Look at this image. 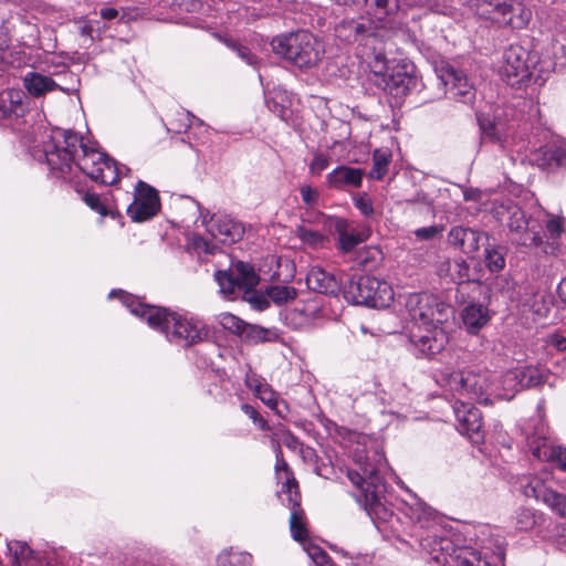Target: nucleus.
Returning a JSON list of instances; mask_svg holds the SVG:
<instances>
[{
  "instance_id": "nucleus-60",
  "label": "nucleus",
  "mask_w": 566,
  "mask_h": 566,
  "mask_svg": "<svg viewBox=\"0 0 566 566\" xmlns=\"http://www.w3.org/2000/svg\"><path fill=\"white\" fill-rule=\"evenodd\" d=\"M310 557L315 562L318 566H324L331 562L329 556L325 551H323L318 546H312L307 549Z\"/></svg>"
},
{
  "instance_id": "nucleus-20",
  "label": "nucleus",
  "mask_w": 566,
  "mask_h": 566,
  "mask_svg": "<svg viewBox=\"0 0 566 566\" xmlns=\"http://www.w3.org/2000/svg\"><path fill=\"white\" fill-rule=\"evenodd\" d=\"M364 175L365 172L361 168L340 165L326 176V185L328 188L344 191L359 188Z\"/></svg>"
},
{
  "instance_id": "nucleus-25",
  "label": "nucleus",
  "mask_w": 566,
  "mask_h": 566,
  "mask_svg": "<svg viewBox=\"0 0 566 566\" xmlns=\"http://www.w3.org/2000/svg\"><path fill=\"white\" fill-rule=\"evenodd\" d=\"M333 227L338 237V247L344 253L353 251L367 239V235L352 228L350 223L344 218H336L333 221Z\"/></svg>"
},
{
  "instance_id": "nucleus-43",
  "label": "nucleus",
  "mask_w": 566,
  "mask_h": 566,
  "mask_svg": "<svg viewBox=\"0 0 566 566\" xmlns=\"http://www.w3.org/2000/svg\"><path fill=\"white\" fill-rule=\"evenodd\" d=\"M455 558L457 566H496L476 551L462 549Z\"/></svg>"
},
{
  "instance_id": "nucleus-22",
  "label": "nucleus",
  "mask_w": 566,
  "mask_h": 566,
  "mask_svg": "<svg viewBox=\"0 0 566 566\" xmlns=\"http://www.w3.org/2000/svg\"><path fill=\"white\" fill-rule=\"evenodd\" d=\"M370 30V22H365L363 19L343 20L335 29L340 40L346 42L365 41L366 44L376 36Z\"/></svg>"
},
{
  "instance_id": "nucleus-35",
  "label": "nucleus",
  "mask_w": 566,
  "mask_h": 566,
  "mask_svg": "<svg viewBox=\"0 0 566 566\" xmlns=\"http://www.w3.org/2000/svg\"><path fill=\"white\" fill-rule=\"evenodd\" d=\"M522 389L541 386L546 382L551 373L542 367L526 366L517 368Z\"/></svg>"
},
{
  "instance_id": "nucleus-31",
  "label": "nucleus",
  "mask_w": 566,
  "mask_h": 566,
  "mask_svg": "<svg viewBox=\"0 0 566 566\" xmlns=\"http://www.w3.org/2000/svg\"><path fill=\"white\" fill-rule=\"evenodd\" d=\"M239 337L247 344L256 345L261 343L276 342L279 339V334L274 329H269L245 322Z\"/></svg>"
},
{
  "instance_id": "nucleus-19",
  "label": "nucleus",
  "mask_w": 566,
  "mask_h": 566,
  "mask_svg": "<svg viewBox=\"0 0 566 566\" xmlns=\"http://www.w3.org/2000/svg\"><path fill=\"white\" fill-rule=\"evenodd\" d=\"M488 240V235L472 228L452 227L448 233V242L465 254H473Z\"/></svg>"
},
{
  "instance_id": "nucleus-18",
  "label": "nucleus",
  "mask_w": 566,
  "mask_h": 566,
  "mask_svg": "<svg viewBox=\"0 0 566 566\" xmlns=\"http://www.w3.org/2000/svg\"><path fill=\"white\" fill-rule=\"evenodd\" d=\"M205 227L216 240L223 244L238 242L244 233L243 226L226 214H213Z\"/></svg>"
},
{
  "instance_id": "nucleus-61",
  "label": "nucleus",
  "mask_w": 566,
  "mask_h": 566,
  "mask_svg": "<svg viewBox=\"0 0 566 566\" xmlns=\"http://www.w3.org/2000/svg\"><path fill=\"white\" fill-rule=\"evenodd\" d=\"M302 200L308 207H314L318 201V191L310 186H303L300 190Z\"/></svg>"
},
{
  "instance_id": "nucleus-42",
  "label": "nucleus",
  "mask_w": 566,
  "mask_h": 566,
  "mask_svg": "<svg viewBox=\"0 0 566 566\" xmlns=\"http://www.w3.org/2000/svg\"><path fill=\"white\" fill-rule=\"evenodd\" d=\"M214 279L220 287V293L226 297H232L235 290L239 289L238 281H235L233 273L227 270H219L214 273Z\"/></svg>"
},
{
  "instance_id": "nucleus-6",
  "label": "nucleus",
  "mask_w": 566,
  "mask_h": 566,
  "mask_svg": "<svg viewBox=\"0 0 566 566\" xmlns=\"http://www.w3.org/2000/svg\"><path fill=\"white\" fill-rule=\"evenodd\" d=\"M344 296L354 304L380 307L392 300L394 293L387 282L375 276L361 275L345 283Z\"/></svg>"
},
{
  "instance_id": "nucleus-10",
  "label": "nucleus",
  "mask_w": 566,
  "mask_h": 566,
  "mask_svg": "<svg viewBox=\"0 0 566 566\" xmlns=\"http://www.w3.org/2000/svg\"><path fill=\"white\" fill-rule=\"evenodd\" d=\"M499 72L507 85L512 87L525 85L532 75L530 52L521 45H510L503 53Z\"/></svg>"
},
{
  "instance_id": "nucleus-57",
  "label": "nucleus",
  "mask_w": 566,
  "mask_h": 566,
  "mask_svg": "<svg viewBox=\"0 0 566 566\" xmlns=\"http://www.w3.org/2000/svg\"><path fill=\"white\" fill-rule=\"evenodd\" d=\"M248 293L249 296L247 301L254 310L264 311L270 307V298L268 297V294L264 295L258 292L250 293V291Z\"/></svg>"
},
{
  "instance_id": "nucleus-29",
  "label": "nucleus",
  "mask_w": 566,
  "mask_h": 566,
  "mask_svg": "<svg viewBox=\"0 0 566 566\" xmlns=\"http://www.w3.org/2000/svg\"><path fill=\"white\" fill-rule=\"evenodd\" d=\"M532 19L531 10L526 9L521 2L510 0L507 9L503 13L500 23L510 25L513 29L525 28Z\"/></svg>"
},
{
  "instance_id": "nucleus-64",
  "label": "nucleus",
  "mask_w": 566,
  "mask_h": 566,
  "mask_svg": "<svg viewBox=\"0 0 566 566\" xmlns=\"http://www.w3.org/2000/svg\"><path fill=\"white\" fill-rule=\"evenodd\" d=\"M546 228L553 239L559 238L563 232V227L559 219L548 220Z\"/></svg>"
},
{
  "instance_id": "nucleus-33",
  "label": "nucleus",
  "mask_w": 566,
  "mask_h": 566,
  "mask_svg": "<svg viewBox=\"0 0 566 566\" xmlns=\"http://www.w3.org/2000/svg\"><path fill=\"white\" fill-rule=\"evenodd\" d=\"M230 272L238 281L239 290L249 292L259 284V275L250 263L237 261Z\"/></svg>"
},
{
  "instance_id": "nucleus-59",
  "label": "nucleus",
  "mask_w": 566,
  "mask_h": 566,
  "mask_svg": "<svg viewBox=\"0 0 566 566\" xmlns=\"http://www.w3.org/2000/svg\"><path fill=\"white\" fill-rule=\"evenodd\" d=\"M443 231V227L440 226H430V227H423L415 230V235L417 239L427 241L436 238L438 234H440Z\"/></svg>"
},
{
  "instance_id": "nucleus-52",
  "label": "nucleus",
  "mask_w": 566,
  "mask_h": 566,
  "mask_svg": "<svg viewBox=\"0 0 566 566\" xmlns=\"http://www.w3.org/2000/svg\"><path fill=\"white\" fill-rule=\"evenodd\" d=\"M536 524L535 514L531 509H521L516 515V527L522 531H527Z\"/></svg>"
},
{
  "instance_id": "nucleus-44",
  "label": "nucleus",
  "mask_w": 566,
  "mask_h": 566,
  "mask_svg": "<svg viewBox=\"0 0 566 566\" xmlns=\"http://www.w3.org/2000/svg\"><path fill=\"white\" fill-rule=\"evenodd\" d=\"M533 163L541 169H556L552 144L545 145L533 153Z\"/></svg>"
},
{
  "instance_id": "nucleus-32",
  "label": "nucleus",
  "mask_w": 566,
  "mask_h": 566,
  "mask_svg": "<svg viewBox=\"0 0 566 566\" xmlns=\"http://www.w3.org/2000/svg\"><path fill=\"white\" fill-rule=\"evenodd\" d=\"M247 386L264 405L275 411L279 416H282V411L279 408L277 394L270 387V385L253 377L247 380Z\"/></svg>"
},
{
  "instance_id": "nucleus-36",
  "label": "nucleus",
  "mask_w": 566,
  "mask_h": 566,
  "mask_svg": "<svg viewBox=\"0 0 566 566\" xmlns=\"http://www.w3.org/2000/svg\"><path fill=\"white\" fill-rule=\"evenodd\" d=\"M182 210V222L187 226L189 223H197L199 220L202 226L207 224L206 216H203L201 206L190 197L184 196L179 198V210Z\"/></svg>"
},
{
  "instance_id": "nucleus-26",
  "label": "nucleus",
  "mask_w": 566,
  "mask_h": 566,
  "mask_svg": "<svg viewBox=\"0 0 566 566\" xmlns=\"http://www.w3.org/2000/svg\"><path fill=\"white\" fill-rule=\"evenodd\" d=\"M478 123L484 138L501 146L505 145L510 129L503 122L481 113L478 115Z\"/></svg>"
},
{
  "instance_id": "nucleus-2",
  "label": "nucleus",
  "mask_w": 566,
  "mask_h": 566,
  "mask_svg": "<svg viewBox=\"0 0 566 566\" xmlns=\"http://www.w3.org/2000/svg\"><path fill=\"white\" fill-rule=\"evenodd\" d=\"M405 306L411 323L409 343L413 354L426 358L439 354L448 344L442 325L452 315V308L438 296L427 293L409 294Z\"/></svg>"
},
{
  "instance_id": "nucleus-7",
  "label": "nucleus",
  "mask_w": 566,
  "mask_h": 566,
  "mask_svg": "<svg viewBox=\"0 0 566 566\" xmlns=\"http://www.w3.org/2000/svg\"><path fill=\"white\" fill-rule=\"evenodd\" d=\"M119 294L120 301L132 314L145 319L147 324L163 334L172 342L177 337V318L174 313L168 312L167 308L150 306L139 302L137 297L124 291H113L109 296Z\"/></svg>"
},
{
  "instance_id": "nucleus-28",
  "label": "nucleus",
  "mask_w": 566,
  "mask_h": 566,
  "mask_svg": "<svg viewBox=\"0 0 566 566\" xmlns=\"http://www.w3.org/2000/svg\"><path fill=\"white\" fill-rule=\"evenodd\" d=\"M23 86L33 97H41L46 93L62 90L52 77L38 72H28L23 77Z\"/></svg>"
},
{
  "instance_id": "nucleus-14",
  "label": "nucleus",
  "mask_w": 566,
  "mask_h": 566,
  "mask_svg": "<svg viewBox=\"0 0 566 566\" xmlns=\"http://www.w3.org/2000/svg\"><path fill=\"white\" fill-rule=\"evenodd\" d=\"M282 493L286 496L283 499V502L291 510L290 530L292 537L297 542H303L307 538L308 532L306 528V516L301 507V494L296 480L287 479V482L283 483Z\"/></svg>"
},
{
  "instance_id": "nucleus-34",
  "label": "nucleus",
  "mask_w": 566,
  "mask_h": 566,
  "mask_svg": "<svg viewBox=\"0 0 566 566\" xmlns=\"http://www.w3.org/2000/svg\"><path fill=\"white\" fill-rule=\"evenodd\" d=\"M216 564L217 566H252L253 557L245 551L229 547L218 554Z\"/></svg>"
},
{
  "instance_id": "nucleus-37",
  "label": "nucleus",
  "mask_w": 566,
  "mask_h": 566,
  "mask_svg": "<svg viewBox=\"0 0 566 566\" xmlns=\"http://www.w3.org/2000/svg\"><path fill=\"white\" fill-rule=\"evenodd\" d=\"M510 0H476V12L479 15L494 20H500L507 9Z\"/></svg>"
},
{
  "instance_id": "nucleus-21",
  "label": "nucleus",
  "mask_w": 566,
  "mask_h": 566,
  "mask_svg": "<svg viewBox=\"0 0 566 566\" xmlns=\"http://www.w3.org/2000/svg\"><path fill=\"white\" fill-rule=\"evenodd\" d=\"M369 18L380 28L391 27L395 17L401 10L399 0H363Z\"/></svg>"
},
{
  "instance_id": "nucleus-58",
  "label": "nucleus",
  "mask_w": 566,
  "mask_h": 566,
  "mask_svg": "<svg viewBox=\"0 0 566 566\" xmlns=\"http://www.w3.org/2000/svg\"><path fill=\"white\" fill-rule=\"evenodd\" d=\"M234 53L248 65L256 69L260 64L258 57L251 52V50L243 45L241 42L238 45V49L234 50Z\"/></svg>"
},
{
  "instance_id": "nucleus-12",
  "label": "nucleus",
  "mask_w": 566,
  "mask_h": 566,
  "mask_svg": "<svg viewBox=\"0 0 566 566\" xmlns=\"http://www.w3.org/2000/svg\"><path fill=\"white\" fill-rule=\"evenodd\" d=\"M547 433L546 424L539 420L534 432L527 436V446L534 458L545 462H554L566 471V449L556 446Z\"/></svg>"
},
{
  "instance_id": "nucleus-11",
  "label": "nucleus",
  "mask_w": 566,
  "mask_h": 566,
  "mask_svg": "<svg viewBox=\"0 0 566 566\" xmlns=\"http://www.w3.org/2000/svg\"><path fill=\"white\" fill-rule=\"evenodd\" d=\"M507 227L516 244L527 248L542 244V227L539 222L527 217L520 207L514 206L509 209Z\"/></svg>"
},
{
  "instance_id": "nucleus-51",
  "label": "nucleus",
  "mask_w": 566,
  "mask_h": 566,
  "mask_svg": "<svg viewBox=\"0 0 566 566\" xmlns=\"http://www.w3.org/2000/svg\"><path fill=\"white\" fill-rule=\"evenodd\" d=\"M181 126H185L184 133L187 134L190 139L191 130L195 128L201 129L203 127V123L191 115L188 111H184L182 113L179 112V128ZM180 133L181 130L179 129V134Z\"/></svg>"
},
{
  "instance_id": "nucleus-17",
  "label": "nucleus",
  "mask_w": 566,
  "mask_h": 566,
  "mask_svg": "<svg viewBox=\"0 0 566 566\" xmlns=\"http://www.w3.org/2000/svg\"><path fill=\"white\" fill-rule=\"evenodd\" d=\"M454 415L458 421V430L461 434L468 436L474 443L482 441V415L472 402L458 400L453 405Z\"/></svg>"
},
{
  "instance_id": "nucleus-8",
  "label": "nucleus",
  "mask_w": 566,
  "mask_h": 566,
  "mask_svg": "<svg viewBox=\"0 0 566 566\" xmlns=\"http://www.w3.org/2000/svg\"><path fill=\"white\" fill-rule=\"evenodd\" d=\"M449 385L460 397L469 401L489 405L493 400V379L489 371L475 373L473 370L454 371L450 376Z\"/></svg>"
},
{
  "instance_id": "nucleus-56",
  "label": "nucleus",
  "mask_w": 566,
  "mask_h": 566,
  "mask_svg": "<svg viewBox=\"0 0 566 566\" xmlns=\"http://www.w3.org/2000/svg\"><path fill=\"white\" fill-rule=\"evenodd\" d=\"M553 155L556 168L566 166V140H556L552 143Z\"/></svg>"
},
{
  "instance_id": "nucleus-16",
  "label": "nucleus",
  "mask_w": 566,
  "mask_h": 566,
  "mask_svg": "<svg viewBox=\"0 0 566 566\" xmlns=\"http://www.w3.org/2000/svg\"><path fill=\"white\" fill-rule=\"evenodd\" d=\"M438 77L452 98L463 104H470L474 101V87L462 71L446 65L438 71Z\"/></svg>"
},
{
  "instance_id": "nucleus-46",
  "label": "nucleus",
  "mask_w": 566,
  "mask_h": 566,
  "mask_svg": "<svg viewBox=\"0 0 566 566\" xmlns=\"http://www.w3.org/2000/svg\"><path fill=\"white\" fill-rule=\"evenodd\" d=\"M188 249L195 251L200 258L202 254L205 255H214L217 253H221V249H219L216 244L209 242L202 237L195 235L191 238Z\"/></svg>"
},
{
  "instance_id": "nucleus-13",
  "label": "nucleus",
  "mask_w": 566,
  "mask_h": 566,
  "mask_svg": "<svg viewBox=\"0 0 566 566\" xmlns=\"http://www.w3.org/2000/svg\"><path fill=\"white\" fill-rule=\"evenodd\" d=\"M520 486L525 496L543 502L554 513L566 517V495L548 488L544 479L539 476H526L521 480Z\"/></svg>"
},
{
  "instance_id": "nucleus-39",
  "label": "nucleus",
  "mask_w": 566,
  "mask_h": 566,
  "mask_svg": "<svg viewBox=\"0 0 566 566\" xmlns=\"http://www.w3.org/2000/svg\"><path fill=\"white\" fill-rule=\"evenodd\" d=\"M382 261V252L377 247H365L356 254L355 262L365 270L376 269Z\"/></svg>"
},
{
  "instance_id": "nucleus-1",
  "label": "nucleus",
  "mask_w": 566,
  "mask_h": 566,
  "mask_svg": "<svg viewBox=\"0 0 566 566\" xmlns=\"http://www.w3.org/2000/svg\"><path fill=\"white\" fill-rule=\"evenodd\" d=\"M44 158L50 169L61 178H66L73 163L92 180L113 185L118 181L120 170L116 163L99 149L83 143L73 132L54 129L43 140Z\"/></svg>"
},
{
  "instance_id": "nucleus-3",
  "label": "nucleus",
  "mask_w": 566,
  "mask_h": 566,
  "mask_svg": "<svg viewBox=\"0 0 566 566\" xmlns=\"http://www.w3.org/2000/svg\"><path fill=\"white\" fill-rule=\"evenodd\" d=\"M412 499L413 502L409 505L410 517L418 524L415 535L421 549L438 564L448 565L451 560L457 563L459 553L438 522L436 511L416 494H412Z\"/></svg>"
},
{
  "instance_id": "nucleus-5",
  "label": "nucleus",
  "mask_w": 566,
  "mask_h": 566,
  "mask_svg": "<svg viewBox=\"0 0 566 566\" xmlns=\"http://www.w3.org/2000/svg\"><path fill=\"white\" fill-rule=\"evenodd\" d=\"M273 52L298 69L316 66L324 55L323 43L308 31H297L275 36Z\"/></svg>"
},
{
  "instance_id": "nucleus-53",
  "label": "nucleus",
  "mask_w": 566,
  "mask_h": 566,
  "mask_svg": "<svg viewBox=\"0 0 566 566\" xmlns=\"http://www.w3.org/2000/svg\"><path fill=\"white\" fill-rule=\"evenodd\" d=\"M241 410L253 421V423L263 431L270 430L268 421L259 413V411L251 405L244 403Z\"/></svg>"
},
{
  "instance_id": "nucleus-24",
  "label": "nucleus",
  "mask_w": 566,
  "mask_h": 566,
  "mask_svg": "<svg viewBox=\"0 0 566 566\" xmlns=\"http://www.w3.org/2000/svg\"><path fill=\"white\" fill-rule=\"evenodd\" d=\"M208 336L206 324L195 316L179 315V339L185 340V346L202 342Z\"/></svg>"
},
{
  "instance_id": "nucleus-27",
  "label": "nucleus",
  "mask_w": 566,
  "mask_h": 566,
  "mask_svg": "<svg viewBox=\"0 0 566 566\" xmlns=\"http://www.w3.org/2000/svg\"><path fill=\"white\" fill-rule=\"evenodd\" d=\"M306 283L315 292L336 295L340 291V284L336 277L321 268H313L307 276Z\"/></svg>"
},
{
  "instance_id": "nucleus-50",
  "label": "nucleus",
  "mask_w": 566,
  "mask_h": 566,
  "mask_svg": "<svg viewBox=\"0 0 566 566\" xmlns=\"http://www.w3.org/2000/svg\"><path fill=\"white\" fill-rule=\"evenodd\" d=\"M84 202L95 212L99 213L102 217L112 216L113 218L116 214L113 211H108L106 206L103 203L101 197L96 193L87 192L83 197Z\"/></svg>"
},
{
  "instance_id": "nucleus-15",
  "label": "nucleus",
  "mask_w": 566,
  "mask_h": 566,
  "mask_svg": "<svg viewBox=\"0 0 566 566\" xmlns=\"http://www.w3.org/2000/svg\"><path fill=\"white\" fill-rule=\"evenodd\" d=\"M159 197L155 188L139 181L135 188L134 201L127 208V214L137 222L153 218L159 210Z\"/></svg>"
},
{
  "instance_id": "nucleus-63",
  "label": "nucleus",
  "mask_w": 566,
  "mask_h": 566,
  "mask_svg": "<svg viewBox=\"0 0 566 566\" xmlns=\"http://www.w3.org/2000/svg\"><path fill=\"white\" fill-rule=\"evenodd\" d=\"M9 549L13 552L15 558H27L31 554V548L25 543L15 542L9 544Z\"/></svg>"
},
{
  "instance_id": "nucleus-4",
  "label": "nucleus",
  "mask_w": 566,
  "mask_h": 566,
  "mask_svg": "<svg viewBox=\"0 0 566 566\" xmlns=\"http://www.w3.org/2000/svg\"><path fill=\"white\" fill-rule=\"evenodd\" d=\"M354 462L357 469H348L347 476L361 491L365 510L373 518L388 520L392 513L384 503L386 488L379 474L381 461L375 463L367 455L355 453Z\"/></svg>"
},
{
  "instance_id": "nucleus-48",
  "label": "nucleus",
  "mask_w": 566,
  "mask_h": 566,
  "mask_svg": "<svg viewBox=\"0 0 566 566\" xmlns=\"http://www.w3.org/2000/svg\"><path fill=\"white\" fill-rule=\"evenodd\" d=\"M450 279L454 283H463L469 280L470 268L463 260H454L448 263Z\"/></svg>"
},
{
  "instance_id": "nucleus-45",
  "label": "nucleus",
  "mask_w": 566,
  "mask_h": 566,
  "mask_svg": "<svg viewBox=\"0 0 566 566\" xmlns=\"http://www.w3.org/2000/svg\"><path fill=\"white\" fill-rule=\"evenodd\" d=\"M270 301L277 305L284 304L296 297V291L292 286L273 285L266 289Z\"/></svg>"
},
{
  "instance_id": "nucleus-55",
  "label": "nucleus",
  "mask_w": 566,
  "mask_h": 566,
  "mask_svg": "<svg viewBox=\"0 0 566 566\" xmlns=\"http://www.w3.org/2000/svg\"><path fill=\"white\" fill-rule=\"evenodd\" d=\"M331 164L329 156L317 153L314 155L312 163L310 164V172L312 175H321Z\"/></svg>"
},
{
  "instance_id": "nucleus-38",
  "label": "nucleus",
  "mask_w": 566,
  "mask_h": 566,
  "mask_svg": "<svg viewBox=\"0 0 566 566\" xmlns=\"http://www.w3.org/2000/svg\"><path fill=\"white\" fill-rule=\"evenodd\" d=\"M23 111L22 96L19 91H7L0 96V118L18 115Z\"/></svg>"
},
{
  "instance_id": "nucleus-41",
  "label": "nucleus",
  "mask_w": 566,
  "mask_h": 566,
  "mask_svg": "<svg viewBox=\"0 0 566 566\" xmlns=\"http://www.w3.org/2000/svg\"><path fill=\"white\" fill-rule=\"evenodd\" d=\"M485 265L492 272H499L505 266V249L503 247L485 248Z\"/></svg>"
},
{
  "instance_id": "nucleus-62",
  "label": "nucleus",
  "mask_w": 566,
  "mask_h": 566,
  "mask_svg": "<svg viewBox=\"0 0 566 566\" xmlns=\"http://www.w3.org/2000/svg\"><path fill=\"white\" fill-rule=\"evenodd\" d=\"M275 458H276V463H275L276 472L279 473V472L283 471L285 473L286 479H291V480L294 479L292 475V472L289 469L286 461L283 459V454H282V450H281L280 446H277L275 449ZM286 482H287V480H285L284 483H286Z\"/></svg>"
},
{
  "instance_id": "nucleus-49",
  "label": "nucleus",
  "mask_w": 566,
  "mask_h": 566,
  "mask_svg": "<svg viewBox=\"0 0 566 566\" xmlns=\"http://www.w3.org/2000/svg\"><path fill=\"white\" fill-rule=\"evenodd\" d=\"M219 324L232 334L240 335L242 327H244V321L231 313H221L218 315Z\"/></svg>"
},
{
  "instance_id": "nucleus-30",
  "label": "nucleus",
  "mask_w": 566,
  "mask_h": 566,
  "mask_svg": "<svg viewBox=\"0 0 566 566\" xmlns=\"http://www.w3.org/2000/svg\"><path fill=\"white\" fill-rule=\"evenodd\" d=\"M489 310L482 304H469L462 311V319L468 331L478 333L489 321Z\"/></svg>"
},
{
  "instance_id": "nucleus-23",
  "label": "nucleus",
  "mask_w": 566,
  "mask_h": 566,
  "mask_svg": "<svg viewBox=\"0 0 566 566\" xmlns=\"http://www.w3.org/2000/svg\"><path fill=\"white\" fill-rule=\"evenodd\" d=\"M492 379L493 388L491 389L495 399L511 400L522 390L517 368L507 370L500 377L492 375Z\"/></svg>"
},
{
  "instance_id": "nucleus-40",
  "label": "nucleus",
  "mask_w": 566,
  "mask_h": 566,
  "mask_svg": "<svg viewBox=\"0 0 566 566\" xmlns=\"http://www.w3.org/2000/svg\"><path fill=\"white\" fill-rule=\"evenodd\" d=\"M391 154L388 150L376 149L373 154V167L369 171L371 179L381 180L388 172Z\"/></svg>"
},
{
  "instance_id": "nucleus-54",
  "label": "nucleus",
  "mask_w": 566,
  "mask_h": 566,
  "mask_svg": "<svg viewBox=\"0 0 566 566\" xmlns=\"http://www.w3.org/2000/svg\"><path fill=\"white\" fill-rule=\"evenodd\" d=\"M354 205L365 217L373 216V213H374L373 201L366 192H361V193H358L357 196H355Z\"/></svg>"
},
{
  "instance_id": "nucleus-9",
  "label": "nucleus",
  "mask_w": 566,
  "mask_h": 566,
  "mask_svg": "<svg viewBox=\"0 0 566 566\" xmlns=\"http://www.w3.org/2000/svg\"><path fill=\"white\" fill-rule=\"evenodd\" d=\"M375 71L376 84L386 93L402 97L408 94L417 84V80L412 74V66L396 65L390 70V73H384L386 69V57L382 52L375 54Z\"/></svg>"
},
{
  "instance_id": "nucleus-47",
  "label": "nucleus",
  "mask_w": 566,
  "mask_h": 566,
  "mask_svg": "<svg viewBox=\"0 0 566 566\" xmlns=\"http://www.w3.org/2000/svg\"><path fill=\"white\" fill-rule=\"evenodd\" d=\"M296 235L303 243L311 248L322 247L325 241V237L321 232L306 227H298L296 229Z\"/></svg>"
}]
</instances>
